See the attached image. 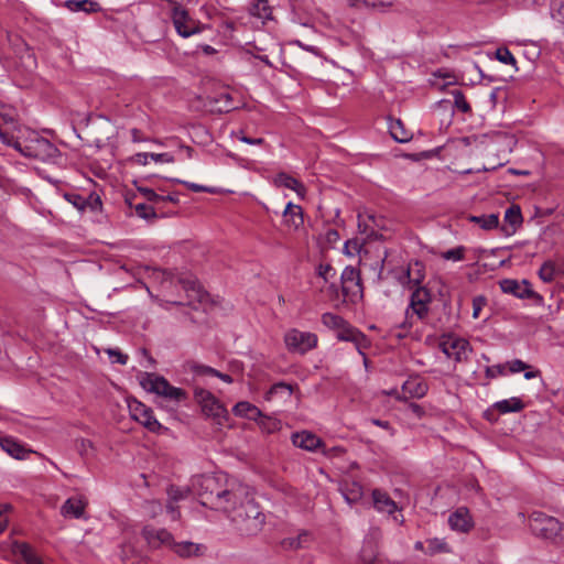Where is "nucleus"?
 I'll use <instances>...</instances> for the list:
<instances>
[{
	"label": "nucleus",
	"instance_id": "obj_49",
	"mask_svg": "<svg viewBox=\"0 0 564 564\" xmlns=\"http://www.w3.org/2000/svg\"><path fill=\"white\" fill-rule=\"evenodd\" d=\"M487 305V299L484 295H477L473 299V317L479 318L480 312Z\"/></svg>",
	"mask_w": 564,
	"mask_h": 564
},
{
	"label": "nucleus",
	"instance_id": "obj_47",
	"mask_svg": "<svg viewBox=\"0 0 564 564\" xmlns=\"http://www.w3.org/2000/svg\"><path fill=\"white\" fill-rule=\"evenodd\" d=\"M167 496H169V500L177 502L180 500L185 499L188 496V490L182 489V488H178L175 486H171L167 489Z\"/></svg>",
	"mask_w": 564,
	"mask_h": 564
},
{
	"label": "nucleus",
	"instance_id": "obj_19",
	"mask_svg": "<svg viewBox=\"0 0 564 564\" xmlns=\"http://www.w3.org/2000/svg\"><path fill=\"white\" fill-rule=\"evenodd\" d=\"M427 384L419 377L409 378L402 384L403 398H423L427 392Z\"/></svg>",
	"mask_w": 564,
	"mask_h": 564
},
{
	"label": "nucleus",
	"instance_id": "obj_9",
	"mask_svg": "<svg viewBox=\"0 0 564 564\" xmlns=\"http://www.w3.org/2000/svg\"><path fill=\"white\" fill-rule=\"evenodd\" d=\"M128 408L131 417L142 424L150 432H159L162 429V425L154 417L152 409L142 402L135 399H129Z\"/></svg>",
	"mask_w": 564,
	"mask_h": 564
},
{
	"label": "nucleus",
	"instance_id": "obj_51",
	"mask_svg": "<svg viewBox=\"0 0 564 564\" xmlns=\"http://www.w3.org/2000/svg\"><path fill=\"white\" fill-rule=\"evenodd\" d=\"M144 509L151 518H155L158 514L162 513L163 506L159 501L151 500L145 502Z\"/></svg>",
	"mask_w": 564,
	"mask_h": 564
},
{
	"label": "nucleus",
	"instance_id": "obj_27",
	"mask_svg": "<svg viewBox=\"0 0 564 564\" xmlns=\"http://www.w3.org/2000/svg\"><path fill=\"white\" fill-rule=\"evenodd\" d=\"M232 412L237 416H241V417H246V419L254 420V421L262 417L261 411L256 405L251 404L248 401L238 402L234 406Z\"/></svg>",
	"mask_w": 564,
	"mask_h": 564
},
{
	"label": "nucleus",
	"instance_id": "obj_45",
	"mask_svg": "<svg viewBox=\"0 0 564 564\" xmlns=\"http://www.w3.org/2000/svg\"><path fill=\"white\" fill-rule=\"evenodd\" d=\"M485 375L487 379H495L499 376H506L507 375V365L499 364L495 366H488L485 369Z\"/></svg>",
	"mask_w": 564,
	"mask_h": 564
},
{
	"label": "nucleus",
	"instance_id": "obj_61",
	"mask_svg": "<svg viewBox=\"0 0 564 564\" xmlns=\"http://www.w3.org/2000/svg\"><path fill=\"white\" fill-rule=\"evenodd\" d=\"M74 206H76L77 208L82 209L84 208V205H85V200L82 196L79 195H66L65 196Z\"/></svg>",
	"mask_w": 564,
	"mask_h": 564
},
{
	"label": "nucleus",
	"instance_id": "obj_39",
	"mask_svg": "<svg viewBox=\"0 0 564 564\" xmlns=\"http://www.w3.org/2000/svg\"><path fill=\"white\" fill-rule=\"evenodd\" d=\"M252 13L261 19H268L271 14L268 0H258L252 8Z\"/></svg>",
	"mask_w": 564,
	"mask_h": 564
},
{
	"label": "nucleus",
	"instance_id": "obj_38",
	"mask_svg": "<svg viewBox=\"0 0 564 564\" xmlns=\"http://www.w3.org/2000/svg\"><path fill=\"white\" fill-rule=\"evenodd\" d=\"M134 213L138 217L145 220H153L156 218L154 208L150 205L140 203L134 206Z\"/></svg>",
	"mask_w": 564,
	"mask_h": 564
},
{
	"label": "nucleus",
	"instance_id": "obj_10",
	"mask_svg": "<svg viewBox=\"0 0 564 564\" xmlns=\"http://www.w3.org/2000/svg\"><path fill=\"white\" fill-rule=\"evenodd\" d=\"M343 294L355 302L362 297V285L359 271L354 267H346L340 276Z\"/></svg>",
	"mask_w": 564,
	"mask_h": 564
},
{
	"label": "nucleus",
	"instance_id": "obj_64",
	"mask_svg": "<svg viewBox=\"0 0 564 564\" xmlns=\"http://www.w3.org/2000/svg\"><path fill=\"white\" fill-rule=\"evenodd\" d=\"M198 371L202 373H206V375H210V376H215V377L218 375V371L216 369H213V368L206 367V366H199Z\"/></svg>",
	"mask_w": 564,
	"mask_h": 564
},
{
	"label": "nucleus",
	"instance_id": "obj_1",
	"mask_svg": "<svg viewBox=\"0 0 564 564\" xmlns=\"http://www.w3.org/2000/svg\"><path fill=\"white\" fill-rule=\"evenodd\" d=\"M191 491L199 502L214 510L228 513L241 534L261 531L265 517L249 495V488L224 474L199 475L192 478Z\"/></svg>",
	"mask_w": 564,
	"mask_h": 564
},
{
	"label": "nucleus",
	"instance_id": "obj_28",
	"mask_svg": "<svg viewBox=\"0 0 564 564\" xmlns=\"http://www.w3.org/2000/svg\"><path fill=\"white\" fill-rule=\"evenodd\" d=\"M494 408L501 414L520 412L524 408V403L519 398H510L498 401L494 404Z\"/></svg>",
	"mask_w": 564,
	"mask_h": 564
},
{
	"label": "nucleus",
	"instance_id": "obj_56",
	"mask_svg": "<svg viewBox=\"0 0 564 564\" xmlns=\"http://www.w3.org/2000/svg\"><path fill=\"white\" fill-rule=\"evenodd\" d=\"M107 354L110 358H112V361L118 362L120 365H126L128 361V356L122 354L120 350L117 349H108Z\"/></svg>",
	"mask_w": 564,
	"mask_h": 564
},
{
	"label": "nucleus",
	"instance_id": "obj_55",
	"mask_svg": "<svg viewBox=\"0 0 564 564\" xmlns=\"http://www.w3.org/2000/svg\"><path fill=\"white\" fill-rule=\"evenodd\" d=\"M344 496L347 502L354 503L362 496L361 487L355 484L352 489L349 492H345Z\"/></svg>",
	"mask_w": 564,
	"mask_h": 564
},
{
	"label": "nucleus",
	"instance_id": "obj_8",
	"mask_svg": "<svg viewBox=\"0 0 564 564\" xmlns=\"http://www.w3.org/2000/svg\"><path fill=\"white\" fill-rule=\"evenodd\" d=\"M172 21L176 32L182 37H189L194 34H198L205 29L200 22L192 19L188 15V12L181 6H174Z\"/></svg>",
	"mask_w": 564,
	"mask_h": 564
},
{
	"label": "nucleus",
	"instance_id": "obj_12",
	"mask_svg": "<svg viewBox=\"0 0 564 564\" xmlns=\"http://www.w3.org/2000/svg\"><path fill=\"white\" fill-rule=\"evenodd\" d=\"M142 535L151 547H160L163 545L171 547L174 541L172 534L167 530L155 529L151 525H145L143 528Z\"/></svg>",
	"mask_w": 564,
	"mask_h": 564
},
{
	"label": "nucleus",
	"instance_id": "obj_48",
	"mask_svg": "<svg viewBox=\"0 0 564 564\" xmlns=\"http://www.w3.org/2000/svg\"><path fill=\"white\" fill-rule=\"evenodd\" d=\"M138 191L151 203L160 204L163 200V195L156 194L152 188L139 186Z\"/></svg>",
	"mask_w": 564,
	"mask_h": 564
},
{
	"label": "nucleus",
	"instance_id": "obj_7",
	"mask_svg": "<svg viewBox=\"0 0 564 564\" xmlns=\"http://www.w3.org/2000/svg\"><path fill=\"white\" fill-rule=\"evenodd\" d=\"M529 527L534 535L552 541L556 530H560V521L541 511H534L529 517Z\"/></svg>",
	"mask_w": 564,
	"mask_h": 564
},
{
	"label": "nucleus",
	"instance_id": "obj_23",
	"mask_svg": "<svg viewBox=\"0 0 564 564\" xmlns=\"http://www.w3.org/2000/svg\"><path fill=\"white\" fill-rule=\"evenodd\" d=\"M283 221L289 228H300L304 223L303 210L301 206L295 205L293 203H288L283 212Z\"/></svg>",
	"mask_w": 564,
	"mask_h": 564
},
{
	"label": "nucleus",
	"instance_id": "obj_52",
	"mask_svg": "<svg viewBox=\"0 0 564 564\" xmlns=\"http://www.w3.org/2000/svg\"><path fill=\"white\" fill-rule=\"evenodd\" d=\"M11 506L8 503H0V534L4 532L8 527L9 518L8 512L10 511Z\"/></svg>",
	"mask_w": 564,
	"mask_h": 564
},
{
	"label": "nucleus",
	"instance_id": "obj_59",
	"mask_svg": "<svg viewBox=\"0 0 564 564\" xmlns=\"http://www.w3.org/2000/svg\"><path fill=\"white\" fill-rule=\"evenodd\" d=\"M150 154L149 153H137L132 156V161L140 165H147L149 163Z\"/></svg>",
	"mask_w": 564,
	"mask_h": 564
},
{
	"label": "nucleus",
	"instance_id": "obj_6",
	"mask_svg": "<svg viewBox=\"0 0 564 564\" xmlns=\"http://www.w3.org/2000/svg\"><path fill=\"white\" fill-rule=\"evenodd\" d=\"M317 336L311 332H301L296 328L288 330L284 335V344L289 351L304 355L317 345Z\"/></svg>",
	"mask_w": 564,
	"mask_h": 564
},
{
	"label": "nucleus",
	"instance_id": "obj_21",
	"mask_svg": "<svg viewBox=\"0 0 564 564\" xmlns=\"http://www.w3.org/2000/svg\"><path fill=\"white\" fill-rule=\"evenodd\" d=\"M273 183L278 187H285L294 191L299 197L303 198L306 193L305 186L293 176L286 173H279L275 175Z\"/></svg>",
	"mask_w": 564,
	"mask_h": 564
},
{
	"label": "nucleus",
	"instance_id": "obj_18",
	"mask_svg": "<svg viewBox=\"0 0 564 564\" xmlns=\"http://www.w3.org/2000/svg\"><path fill=\"white\" fill-rule=\"evenodd\" d=\"M292 443L294 446L314 452L323 445L322 440L311 432H297L292 435Z\"/></svg>",
	"mask_w": 564,
	"mask_h": 564
},
{
	"label": "nucleus",
	"instance_id": "obj_60",
	"mask_svg": "<svg viewBox=\"0 0 564 564\" xmlns=\"http://www.w3.org/2000/svg\"><path fill=\"white\" fill-rule=\"evenodd\" d=\"M166 511L171 514L172 520H177L180 518V511L177 510L174 501H167Z\"/></svg>",
	"mask_w": 564,
	"mask_h": 564
},
{
	"label": "nucleus",
	"instance_id": "obj_62",
	"mask_svg": "<svg viewBox=\"0 0 564 564\" xmlns=\"http://www.w3.org/2000/svg\"><path fill=\"white\" fill-rule=\"evenodd\" d=\"M409 411L416 417H422L424 415V409L417 403H410Z\"/></svg>",
	"mask_w": 564,
	"mask_h": 564
},
{
	"label": "nucleus",
	"instance_id": "obj_35",
	"mask_svg": "<svg viewBox=\"0 0 564 564\" xmlns=\"http://www.w3.org/2000/svg\"><path fill=\"white\" fill-rule=\"evenodd\" d=\"M345 319L333 313H324L322 315V323L328 327L329 329L337 330L338 328H343L345 326Z\"/></svg>",
	"mask_w": 564,
	"mask_h": 564
},
{
	"label": "nucleus",
	"instance_id": "obj_4",
	"mask_svg": "<svg viewBox=\"0 0 564 564\" xmlns=\"http://www.w3.org/2000/svg\"><path fill=\"white\" fill-rule=\"evenodd\" d=\"M431 302V292L424 286L416 288L411 294L410 304L405 311V322L402 323L401 328L409 329L413 324L414 317L423 321L429 314Z\"/></svg>",
	"mask_w": 564,
	"mask_h": 564
},
{
	"label": "nucleus",
	"instance_id": "obj_14",
	"mask_svg": "<svg viewBox=\"0 0 564 564\" xmlns=\"http://www.w3.org/2000/svg\"><path fill=\"white\" fill-rule=\"evenodd\" d=\"M448 525L452 530L467 533L469 532L473 527V518L469 513V510L467 508L460 507L456 511L449 514L448 517Z\"/></svg>",
	"mask_w": 564,
	"mask_h": 564
},
{
	"label": "nucleus",
	"instance_id": "obj_41",
	"mask_svg": "<svg viewBox=\"0 0 564 564\" xmlns=\"http://www.w3.org/2000/svg\"><path fill=\"white\" fill-rule=\"evenodd\" d=\"M465 247L458 246L443 252L442 258L445 260L462 261L465 259Z\"/></svg>",
	"mask_w": 564,
	"mask_h": 564
},
{
	"label": "nucleus",
	"instance_id": "obj_37",
	"mask_svg": "<svg viewBox=\"0 0 564 564\" xmlns=\"http://www.w3.org/2000/svg\"><path fill=\"white\" fill-rule=\"evenodd\" d=\"M215 102L218 105L217 110L220 112H228L235 108L230 94L226 91L220 93Z\"/></svg>",
	"mask_w": 564,
	"mask_h": 564
},
{
	"label": "nucleus",
	"instance_id": "obj_15",
	"mask_svg": "<svg viewBox=\"0 0 564 564\" xmlns=\"http://www.w3.org/2000/svg\"><path fill=\"white\" fill-rule=\"evenodd\" d=\"M499 284L503 293L512 294L519 299H530L534 295L527 280L519 282L512 279H505Z\"/></svg>",
	"mask_w": 564,
	"mask_h": 564
},
{
	"label": "nucleus",
	"instance_id": "obj_58",
	"mask_svg": "<svg viewBox=\"0 0 564 564\" xmlns=\"http://www.w3.org/2000/svg\"><path fill=\"white\" fill-rule=\"evenodd\" d=\"M238 139L241 142L247 143V144H251V145H262L264 143V139H262V138H250V137L245 135L242 132H240V135L238 137Z\"/></svg>",
	"mask_w": 564,
	"mask_h": 564
},
{
	"label": "nucleus",
	"instance_id": "obj_36",
	"mask_svg": "<svg viewBox=\"0 0 564 564\" xmlns=\"http://www.w3.org/2000/svg\"><path fill=\"white\" fill-rule=\"evenodd\" d=\"M451 94L454 98V106L457 110L464 113H469L471 111L470 105L466 100L462 90L455 89Z\"/></svg>",
	"mask_w": 564,
	"mask_h": 564
},
{
	"label": "nucleus",
	"instance_id": "obj_42",
	"mask_svg": "<svg viewBox=\"0 0 564 564\" xmlns=\"http://www.w3.org/2000/svg\"><path fill=\"white\" fill-rule=\"evenodd\" d=\"M317 275L322 278L325 283H328L336 276V270L328 263H321L317 267Z\"/></svg>",
	"mask_w": 564,
	"mask_h": 564
},
{
	"label": "nucleus",
	"instance_id": "obj_29",
	"mask_svg": "<svg viewBox=\"0 0 564 564\" xmlns=\"http://www.w3.org/2000/svg\"><path fill=\"white\" fill-rule=\"evenodd\" d=\"M336 333V336L339 340L354 341L358 346L360 345V340L365 339L364 335L350 326L347 322H345V326L343 328H338Z\"/></svg>",
	"mask_w": 564,
	"mask_h": 564
},
{
	"label": "nucleus",
	"instance_id": "obj_22",
	"mask_svg": "<svg viewBox=\"0 0 564 564\" xmlns=\"http://www.w3.org/2000/svg\"><path fill=\"white\" fill-rule=\"evenodd\" d=\"M0 446L6 453L17 459H24L30 453H32L31 449H26L17 440L9 436L0 438Z\"/></svg>",
	"mask_w": 564,
	"mask_h": 564
},
{
	"label": "nucleus",
	"instance_id": "obj_54",
	"mask_svg": "<svg viewBox=\"0 0 564 564\" xmlns=\"http://www.w3.org/2000/svg\"><path fill=\"white\" fill-rule=\"evenodd\" d=\"M77 449L82 456H89L93 454V443L89 440L82 438L77 442Z\"/></svg>",
	"mask_w": 564,
	"mask_h": 564
},
{
	"label": "nucleus",
	"instance_id": "obj_11",
	"mask_svg": "<svg viewBox=\"0 0 564 564\" xmlns=\"http://www.w3.org/2000/svg\"><path fill=\"white\" fill-rule=\"evenodd\" d=\"M441 350L456 362L467 360L470 352L469 343L460 337L448 336L445 337L440 344Z\"/></svg>",
	"mask_w": 564,
	"mask_h": 564
},
{
	"label": "nucleus",
	"instance_id": "obj_43",
	"mask_svg": "<svg viewBox=\"0 0 564 564\" xmlns=\"http://www.w3.org/2000/svg\"><path fill=\"white\" fill-rule=\"evenodd\" d=\"M505 219L511 225H520L522 223L521 210L518 206H511L506 210Z\"/></svg>",
	"mask_w": 564,
	"mask_h": 564
},
{
	"label": "nucleus",
	"instance_id": "obj_53",
	"mask_svg": "<svg viewBox=\"0 0 564 564\" xmlns=\"http://www.w3.org/2000/svg\"><path fill=\"white\" fill-rule=\"evenodd\" d=\"M174 181L177 183L184 184L187 188H189L191 191H193L195 193H202V192L215 193L214 188L208 187V186H204V185H199V184L191 183V182H186V181H181V180H174Z\"/></svg>",
	"mask_w": 564,
	"mask_h": 564
},
{
	"label": "nucleus",
	"instance_id": "obj_2",
	"mask_svg": "<svg viewBox=\"0 0 564 564\" xmlns=\"http://www.w3.org/2000/svg\"><path fill=\"white\" fill-rule=\"evenodd\" d=\"M0 140L28 158L52 163H56L61 158V152L55 144L29 128H19L17 135L9 137L8 129L0 126Z\"/></svg>",
	"mask_w": 564,
	"mask_h": 564
},
{
	"label": "nucleus",
	"instance_id": "obj_44",
	"mask_svg": "<svg viewBox=\"0 0 564 564\" xmlns=\"http://www.w3.org/2000/svg\"><path fill=\"white\" fill-rule=\"evenodd\" d=\"M551 15L558 22H564V0H552Z\"/></svg>",
	"mask_w": 564,
	"mask_h": 564
},
{
	"label": "nucleus",
	"instance_id": "obj_31",
	"mask_svg": "<svg viewBox=\"0 0 564 564\" xmlns=\"http://www.w3.org/2000/svg\"><path fill=\"white\" fill-rule=\"evenodd\" d=\"M389 131L391 137L400 143L408 142L412 134L408 130H405L404 124L401 120H393L389 124Z\"/></svg>",
	"mask_w": 564,
	"mask_h": 564
},
{
	"label": "nucleus",
	"instance_id": "obj_57",
	"mask_svg": "<svg viewBox=\"0 0 564 564\" xmlns=\"http://www.w3.org/2000/svg\"><path fill=\"white\" fill-rule=\"evenodd\" d=\"M149 154H150V159L153 160L154 162L173 163L175 161L174 156L170 153H149Z\"/></svg>",
	"mask_w": 564,
	"mask_h": 564
},
{
	"label": "nucleus",
	"instance_id": "obj_17",
	"mask_svg": "<svg viewBox=\"0 0 564 564\" xmlns=\"http://www.w3.org/2000/svg\"><path fill=\"white\" fill-rule=\"evenodd\" d=\"M86 506L87 501L83 497H70L61 507V513L65 518L80 519L84 517Z\"/></svg>",
	"mask_w": 564,
	"mask_h": 564
},
{
	"label": "nucleus",
	"instance_id": "obj_34",
	"mask_svg": "<svg viewBox=\"0 0 564 564\" xmlns=\"http://www.w3.org/2000/svg\"><path fill=\"white\" fill-rule=\"evenodd\" d=\"M426 544L427 546L425 553L429 555H434L436 553H448L451 551L448 544L442 539H430L426 541Z\"/></svg>",
	"mask_w": 564,
	"mask_h": 564
},
{
	"label": "nucleus",
	"instance_id": "obj_3",
	"mask_svg": "<svg viewBox=\"0 0 564 564\" xmlns=\"http://www.w3.org/2000/svg\"><path fill=\"white\" fill-rule=\"evenodd\" d=\"M140 384L148 392L155 393L172 401L180 402L186 398V393L183 389L171 386L164 377L155 373H142Z\"/></svg>",
	"mask_w": 564,
	"mask_h": 564
},
{
	"label": "nucleus",
	"instance_id": "obj_33",
	"mask_svg": "<svg viewBox=\"0 0 564 564\" xmlns=\"http://www.w3.org/2000/svg\"><path fill=\"white\" fill-rule=\"evenodd\" d=\"M471 223L479 225L480 228L485 230H491L496 228L499 224L498 215H481V216H469L468 218Z\"/></svg>",
	"mask_w": 564,
	"mask_h": 564
},
{
	"label": "nucleus",
	"instance_id": "obj_13",
	"mask_svg": "<svg viewBox=\"0 0 564 564\" xmlns=\"http://www.w3.org/2000/svg\"><path fill=\"white\" fill-rule=\"evenodd\" d=\"M425 278V267L420 261L410 262L403 273L399 276V281L409 288L416 286L423 282Z\"/></svg>",
	"mask_w": 564,
	"mask_h": 564
},
{
	"label": "nucleus",
	"instance_id": "obj_26",
	"mask_svg": "<svg viewBox=\"0 0 564 564\" xmlns=\"http://www.w3.org/2000/svg\"><path fill=\"white\" fill-rule=\"evenodd\" d=\"M294 386L285 382H278L273 384L269 391L265 393V399L268 401L274 400V399H281L283 401L290 400L291 395L293 394Z\"/></svg>",
	"mask_w": 564,
	"mask_h": 564
},
{
	"label": "nucleus",
	"instance_id": "obj_30",
	"mask_svg": "<svg viewBox=\"0 0 564 564\" xmlns=\"http://www.w3.org/2000/svg\"><path fill=\"white\" fill-rule=\"evenodd\" d=\"M562 273L560 265H557L554 261L547 260L545 261L540 270L539 276L543 282L550 283L552 282L558 274Z\"/></svg>",
	"mask_w": 564,
	"mask_h": 564
},
{
	"label": "nucleus",
	"instance_id": "obj_63",
	"mask_svg": "<svg viewBox=\"0 0 564 564\" xmlns=\"http://www.w3.org/2000/svg\"><path fill=\"white\" fill-rule=\"evenodd\" d=\"M552 542L564 545V525L561 522L560 530H556L555 538L552 539Z\"/></svg>",
	"mask_w": 564,
	"mask_h": 564
},
{
	"label": "nucleus",
	"instance_id": "obj_16",
	"mask_svg": "<svg viewBox=\"0 0 564 564\" xmlns=\"http://www.w3.org/2000/svg\"><path fill=\"white\" fill-rule=\"evenodd\" d=\"M171 549L183 558H189V557H199L205 555L207 552V546L202 543H194L191 541H184V542H174L172 543Z\"/></svg>",
	"mask_w": 564,
	"mask_h": 564
},
{
	"label": "nucleus",
	"instance_id": "obj_32",
	"mask_svg": "<svg viewBox=\"0 0 564 564\" xmlns=\"http://www.w3.org/2000/svg\"><path fill=\"white\" fill-rule=\"evenodd\" d=\"M0 126L8 129L9 137L17 135L19 128H22L15 123V112L12 109L0 112Z\"/></svg>",
	"mask_w": 564,
	"mask_h": 564
},
{
	"label": "nucleus",
	"instance_id": "obj_24",
	"mask_svg": "<svg viewBox=\"0 0 564 564\" xmlns=\"http://www.w3.org/2000/svg\"><path fill=\"white\" fill-rule=\"evenodd\" d=\"M372 499L375 508L380 512L393 513L397 509L395 502L386 494L379 489L372 491Z\"/></svg>",
	"mask_w": 564,
	"mask_h": 564
},
{
	"label": "nucleus",
	"instance_id": "obj_5",
	"mask_svg": "<svg viewBox=\"0 0 564 564\" xmlns=\"http://www.w3.org/2000/svg\"><path fill=\"white\" fill-rule=\"evenodd\" d=\"M194 398L203 413L213 419L216 424L223 425L228 420V411L210 391L196 387Z\"/></svg>",
	"mask_w": 564,
	"mask_h": 564
},
{
	"label": "nucleus",
	"instance_id": "obj_25",
	"mask_svg": "<svg viewBox=\"0 0 564 564\" xmlns=\"http://www.w3.org/2000/svg\"><path fill=\"white\" fill-rule=\"evenodd\" d=\"M63 6L70 12L95 13L101 10L99 3L94 0H66Z\"/></svg>",
	"mask_w": 564,
	"mask_h": 564
},
{
	"label": "nucleus",
	"instance_id": "obj_20",
	"mask_svg": "<svg viewBox=\"0 0 564 564\" xmlns=\"http://www.w3.org/2000/svg\"><path fill=\"white\" fill-rule=\"evenodd\" d=\"M12 552L25 564H44L42 558L35 553L32 546L25 542H14L12 544Z\"/></svg>",
	"mask_w": 564,
	"mask_h": 564
},
{
	"label": "nucleus",
	"instance_id": "obj_46",
	"mask_svg": "<svg viewBox=\"0 0 564 564\" xmlns=\"http://www.w3.org/2000/svg\"><path fill=\"white\" fill-rule=\"evenodd\" d=\"M496 58L502 64L516 65V58L507 47H499L496 51Z\"/></svg>",
	"mask_w": 564,
	"mask_h": 564
},
{
	"label": "nucleus",
	"instance_id": "obj_40",
	"mask_svg": "<svg viewBox=\"0 0 564 564\" xmlns=\"http://www.w3.org/2000/svg\"><path fill=\"white\" fill-rule=\"evenodd\" d=\"M308 533L307 532H303L301 534H299L296 538H290V539H286L283 541V545L285 547H290V549H300V547H303L304 544L308 541Z\"/></svg>",
	"mask_w": 564,
	"mask_h": 564
},
{
	"label": "nucleus",
	"instance_id": "obj_50",
	"mask_svg": "<svg viewBox=\"0 0 564 564\" xmlns=\"http://www.w3.org/2000/svg\"><path fill=\"white\" fill-rule=\"evenodd\" d=\"M506 365H507V371H509L510 373H517V372L524 371V370L531 368L528 364H525L524 361H522L520 359H513V360L507 362Z\"/></svg>",
	"mask_w": 564,
	"mask_h": 564
}]
</instances>
